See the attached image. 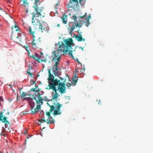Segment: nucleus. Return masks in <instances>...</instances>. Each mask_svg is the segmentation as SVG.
<instances>
[{
    "label": "nucleus",
    "instance_id": "5fc2aeb1",
    "mask_svg": "<svg viewBox=\"0 0 153 153\" xmlns=\"http://www.w3.org/2000/svg\"><path fill=\"white\" fill-rule=\"evenodd\" d=\"M24 0H20L21 1H23ZM25 1H27V0H25Z\"/></svg>",
    "mask_w": 153,
    "mask_h": 153
},
{
    "label": "nucleus",
    "instance_id": "0eeeda50",
    "mask_svg": "<svg viewBox=\"0 0 153 153\" xmlns=\"http://www.w3.org/2000/svg\"><path fill=\"white\" fill-rule=\"evenodd\" d=\"M79 5L78 0H70L67 4L68 8L77 7Z\"/></svg>",
    "mask_w": 153,
    "mask_h": 153
},
{
    "label": "nucleus",
    "instance_id": "49530a36",
    "mask_svg": "<svg viewBox=\"0 0 153 153\" xmlns=\"http://www.w3.org/2000/svg\"><path fill=\"white\" fill-rule=\"evenodd\" d=\"M77 61L78 63L79 64L80 63V62L78 61V60Z\"/></svg>",
    "mask_w": 153,
    "mask_h": 153
},
{
    "label": "nucleus",
    "instance_id": "9b49d317",
    "mask_svg": "<svg viewBox=\"0 0 153 153\" xmlns=\"http://www.w3.org/2000/svg\"><path fill=\"white\" fill-rule=\"evenodd\" d=\"M77 17L76 16L74 15L71 18V19L74 20L73 23H74L76 26V27H81V25H80L79 23L78 22H76Z\"/></svg>",
    "mask_w": 153,
    "mask_h": 153
},
{
    "label": "nucleus",
    "instance_id": "a18cd8bd",
    "mask_svg": "<svg viewBox=\"0 0 153 153\" xmlns=\"http://www.w3.org/2000/svg\"><path fill=\"white\" fill-rule=\"evenodd\" d=\"M43 55V53L42 52H41V53H40V55Z\"/></svg>",
    "mask_w": 153,
    "mask_h": 153
},
{
    "label": "nucleus",
    "instance_id": "de8ad7c7",
    "mask_svg": "<svg viewBox=\"0 0 153 153\" xmlns=\"http://www.w3.org/2000/svg\"><path fill=\"white\" fill-rule=\"evenodd\" d=\"M82 0H79V3H80L81 2H82Z\"/></svg>",
    "mask_w": 153,
    "mask_h": 153
},
{
    "label": "nucleus",
    "instance_id": "a19ab883",
    "mask_svg": "<svg viewBox=\"0 0 153 153\" xmlns=\"http://www.w3.org/2000/svg\"><path fill=\"white\" fill-rule=\"evenodd\" d=\"M27 73L30 74L31 76H32V73L30 72L29 71H28L27 72Z\"/></svg>",
    "mask_w": 153,
    "mask_h": 153
},
{
    "label": "nucleus",
    "instance_id": "58836bf2",
    "mask_svg": "<svg viewBox=\"0 0 153 153\" xmlns=\"http://www.w3.org/2000/svg\"><path fill=\"white\" fill-rule=\"evenodd\" d=\"M28 55L30 56L31 57L33 58L34 59V58H35V56L34 55H30V54H28Z\"/></svg>",
    "mask_w": 153,
    "mask_h": 153
},
{
    "label": "nucleus",
    "instance_id": "7ed1b4c3",
    "mask_svg": "<svg viewBox=\"0 0 153 153\" xmlns=\"http://www.w3.org/2000/svg\"><path fill=\"white\" fill-rule=\"evenodd\" d=\"M48 101L47 103L48 105L50 107V110L48 112H46L47 115L51 119H53V117L51 116L50 113L53 111V114L54 116L60 115L62 112L60 111V108L62 107V104H60L56 101Z\"/></svg>",
    "mask_w": 153,
    "mask_h": 153
},
{
    "label": "nucleus",
    "instance_id": "393cba45",
    "mask_svg": "<svg viewBox=\"0 0 153 153\" xmlns=\"http://www.w3.org/2000/svg\"><path fill=\"white\" fill-rule=\"evenodd\" d=\"M30 91L34 92H39L40 91V89H39L36 90L35 88H32L30 89Z\"/></svg>",
    "mask_w": 153,
    "mask_h": 153
},
{
    "label": "nucleus",
    "instance_id": "f03ea898",
    "mask_svg": "<svg viewBox=\"0 0 153 153\" xmlns=\"http://www.w3.org/2000/svg\"><path fill=\"white\" fill-rule=\"evenodd\" d=\"M67 51H68V50L64 48V44L62 43V45H59L56 51H54L52 52L53 57L52 62L54 61L55 63L54 66L52 67L51 68V71L54 76H58L59 75V69L58 68L57 65L61 59L60 55Z\"/></svg>",
    "mask_w": 153,
    "mask_h": 153
},
{
    "label": "nucleus",
    "instance_id": "bf43d9fd",
    "mask_svg": "<svg viewBox=\"0 0 153 153\" xmlns=\"http://www.w3.org/2000/svg\"><path fill=\"white\" fill-rule=\"evenodd\" d=\"M0 153H2L1 152H0Z\"/></svg>",
    "mask_w": 153,
    "mask_h": 153
},
{
    "label": "nucleus",
    "instance_id": "c9c22d12",
    "mask_svg": "<svg viewBox=\"0 0 153 153\" xmlns=\"http://www.w3.org/2000/svg\"><path fill=\"white\" fill-rule=\"evenodd\" d=\"M91 18V16L90 15H89L88 16L87 18H86V19L87 20H89V19Z\"/></svg>",
    "mask_w": 153,
    "mask_h": 153
},
{
    "label": "nucleus",
    "instance_id": "3c124183",
    "mask_svg": "<svg viewBox=\"0 0 153 153\" xmlns=\"http://www.w3.org/2000/svg\"><path fill=\"white\" fill-rule=\"evenodd\" d=\"M9 114V112H7V114Z\"/></svg>",
    "mask_w": 153,
    "mask_h": 153
},
{
    "label": "nucleus",
    "instance_id": "9d476101",
    "mask_svg": "<svg viewBox=\"0 0 153 153\" xmlns=\"http://www.w3.org/2000/svg\"><path fill=\"white\" fill-rule=\"evenodd\" d=\"M31 107V111L32 114H34L36 112H38L39 111V110L41 108V106L40 105H37L36 106V108H33L34 107V105H30Z\"/></svg>",
    "mask_w": 153,
    "mask_h": 153
},
{
    "label": "nucleus",
    "instance_id": "4d7b16f0",
    "mask_svg": "<svg viewBox=\"0 0 153 153\" xmlns=\"http://www.w3.org/2000/svg\"><path fill=\"white\" fill-rule=\"evenodd\" d=\"M10 16V17L11 18H12V17H10V16Z\"/></svg>",
    "mask_w": 153,
    "mask_h": 153
},
{
    "label": "nucleus",
    "instance_id": "423d86ee",
    "mask_svg": "<svg viewBox=\"0 0 153 153\" xmlns=\"http://www.w3.org/2000/svg\"><path fill=\"white\" fill-rule=\"evenodd\" d=\"M13 28H12V33L11 35V38L15 41L20 43L21 42V39L22 36L20 33H18L19 31H13Z\"/></svg>",
    "mask_w": 153,
    "mask_h": 153
},
{
    "label": "nucleus",
    "instance_id": "1a4fd4ad",
    "mask_svg": "<svg viewBox=\"0 0 153 153\" xmlns=\"http://www.w3.org/2000/svg\"><path fill=\"white\" fill-rule=\"evenodd\" d=\"M72 79L71 82H68L67 83L66 85L67 86L69 87L72 85L74 86L76 85V83L78 80L76 76H74L72 77Z\"/></svg>",
    "mask_w": 153,
    "mask_h": 153
},
{
    "label": "nucleus",
    "instance_id": "09e8293b",
    "mask_svg": "<svg viewBox=\"0 0 153 153\" xmlns=\"http://www.w3.org/2000/svg\"><path fill=\"white\" fill-rule=\"evenodd\" d=\"M59 25H60L59 24H57V27H59Z\"/></svg>",
    "mask_w": 153,
    "mask_h": 153
},
{
    "label": "nucleus",
    "instance_id": "5701e85b",
    "mask_svg": "<svg viewBox=\"0 0 153 153\" xmlns=\"http://www.w3.org/2000/svg\"><path fill=\"white\" fill-rule=\"evenodd\" d=\"M7 117H4L3 118V119H2V121L3 122L5 123L6 124H9V122L7 120Z\"/></svg>",
    "mask_w": 153,
    "mask_h": 153
},
{
    "label": "nucleus",
    "instance_id": "6e6d98bb",
    "mask_svg": "<svg viewBox=\"0 0 153 153\" xmlns=\"http://www.w3.org/2000/svg\"><path fill=\"white\" fill-rule=\"evenodd\" d=\"M43 24H44V23H45V22H43Z\"/></svg>",
    "mask_w": 153,
    "mask_h": 153
},
{
    "label": "nucleus",
    "instance_id": "dca6fc26",
    "mask_svg": "<svg viewBox=\"0 0 153 153\" xmlns=\"http://www.w3.org/2000/svg\"><path fill=\"white\" fill-rule=\"evenodd\" d=\"M36 56H35V58H34V59L38 61L39 62H46V60L42 59H40L39 57V55L37 53L35 54Z\"/></svg>",
    "mask_w": 153,
    "mask_h": 153
},
{
    "label": "nucleus",
    "instance_id": "72a5a7b5",
    "mask_svg": "<svg viewBox=\"0 0 153 153\" xmlns=\"http://www.w3.org/2000/svg\"><path fill=\"white\" fill-rule=\"evenodd\" d=\"M59 78L60 79L61 81H63V82H65V79H64L63 78H62L61 77H59Z\"/></svg>",
    "mask_w": 153,
    "mask_h": 153
},
{
    "label": "nucleus",
    "instance_id": "6e6552de",
    "mask_svg": "<svg viewBox=\"0 0 153 153\" xmlns=\"http://www.w3.org/2000/svg\"><path fill=\"white\" fill-rule=\"evenodd\" d=\"M65 45L64 44V48L68 50H70L73 45V40L72 38L68 39L65 41Z\"/></svg>",
    "mask_w": 153,
    "mask_h": 153
},
{
    "label": "nucleus",
    "instance_id": "f257e3e1",
    "mask_svg": "<svg viewBox=\"0 0 153 153\" xmlns=\"http://www.w3.org/2000/svg\"><path fill=\"white\" fill-rule=\"evenodd\" d=\"M48 70L49 76L48 78L49 88L47 87L46 89H52L54 91L59 90L61 94L65 93L66 92V89L64 83L60 82V80L57 79H55L53 74L51 73V69H48Z\"/></svg>",
    "mask_w": 153,
    "mask_h": 153
},
{
    "label": "nucleus",
    "instance_id": "4be33fe9",
    "mask_svg": "<svg viewBox=\"0 0 153 153\" xmlns=\"http://www.w3.org/2000/svg\"><path fill=\"white\" fill-rule=\"evenodd\" d=\"M33 98H30V97H25L24 98L23 100H27L29 101L30 102H32L33 101Z\"/></svg>",
    "mask_w": 153,
    "mask_h": 153
},
{
    "label": "nucleus",
    "instance_id": "c756f323",
    "mask_svg": "<svg viewBox=\"0 0 153 153\" xmlns=\"http://www.w3.org/2000/svg\"><path fill=\"white\" fill-rule=\"evenodd\" d=\"M41 94L39 93L38 94V96H37L38 99H43L41 97Z\"/></svg>",
    "mask_w": 153,
    "mask_h": 153
},
{
    "label": "nucleus",
    "instance_id": "39448f33",
    "mask_svg": "<svg viewBox=\"0 0 153 153\" xmlns=\"http://www.w3.org/2000/svg\"><path fill=\"white\" fill-rule=\"evenodd\" d=\"M33 7L34 8L35 13L33 12L31 13V14L33 15L32 22L33 24L35 25H36V24L34 20V18L35 17L38 18L42 16L41 13L43 10L44 8L42 7H39L37 5H35V6H33Z\"/></svg>",
    "mask_w": 153,
    "mask_h": 153
},
{
    "label": "nucleus",
    "instance_id": "20e7f679",
    "mask_svg": "<svg viewBox=\"0 0 153 153\" xmlns=\"http://www.w3.org/2000/svg\"><path fill=\"white\" fill-rule=\"evenodd\" d=\"M37 23L36 22V25H35L36 26H34L32 29L31 28L30 26L28 29L29 32L32 35L34 38H35L34 33H37L38 28L39 30L42 32H43V31H47L48 30L47 27L43 25L41 23L39 20H37Z\"/></svg>",
    "mask_w": 153,
    "mask_h": 153
},
{
    "label": "nucleus",
    "instance_id": "a211bd4d",
    "mask_svg": "<svg viewBox=\"0 0 153 153\" xmlns=\"http://www.w3.org/2000/svg\"><path fill=\"white\" fill-rule=\"evenodd\" d=\"M35 40L34 39L33 42H32V44L34 48H38L39 47V44L37 43V42H35Z\"/></svg>",
    "mask_w": 153,
    "mask_h": 153
},
{
    "label": "nucleus",
    "instance_id": "864d4df0",
    "mask_svg": "<svg viewBox=\"0 0 153 153\" xmlns=\"http://www.w3.org/2000/svg\"><path fill=\"white\" fill-rule=\"evenodd\" d=\"M18 96H17V99L18 100Z\"/></svg>",
    "mask_w": 153,
    "mask_h": 153
},
{
    "label": "nucleus",
    "instance_id": "cd10ccee",
    "mask_svg": "<svg viewBox=\"0 0 153 153\" xmlns=\"http://www.w3.org/2000/svg\"><path fill=\"white\" fill-rule=\"evenodd\" d=\"M14 28L15 29V31H19V28L18 27L17 25H15L14 26Z\"/></svg>",
    "mask_w": 153,
    "mask_h": 153
},
{
    "label": "nucleus",
    "instance_id": "37998d69",
    "mask_svg": "<svg viewBox=\"0 0 153 153\" xmlns=\"http://www.w3.org/2000/svg\"><path fill=\"white\" fill-rule=\"evenodd\" d=\"M27 133V130H26L25 131V132H24V133L26 134Z\"/></svg>",
    "mask_w": 153,
    "mask_h": 153
},
{
    "label": "nucleus",
    "instance_id": "680f3d73",
    "mask_svg": "<svg viewBox=\"0 0 153 153\" xmlns=\"http://www.w3.org/2000/svg\"><path fill=\"white\" fill-rule=\"evenodd\" d=\"M32 1H33V0H31Z\"/></svg>",
    "mask_w": 153,
    "mask_h": 153
},
{
    "label": "nucleus",
    "instance_id": "052dcab7",
    "mask_svg": "<svg viewBox=\"0 0 153 153\" xmlns=\"http://www.w3.org/2000/svg\"><path fill=\"white\" fill-rule=\"evenodd\" d=\"M49 63H50V61H49Z\"/></svg>",
    "mask_w": 153,
    "mask_h": 153
},
{
    "label": "nucleus",
    "instance_id": "412c9836",
    "mask_svg": "<svg viewBox=\"0 0 153 153\" xmlns=\"http://www.w3.org/2000/svg\"><path fill=\"white\" fill-rule=\"evenodd\" d=\"M72 50H69V51L68 52V54L69 55V56H70L71 57H72L74 59H75V60H76V61H77L78 60V59L77 58H76V59H75V58H74V57L73 55V54H72Z\"/></svg>",
    "mask_w": 153,
    "mask_h": 153
},
{
    "label": "nucleus",
    "instance_id": "c85d7f7f",
    "mask_svg": "<svg viewBox=\"0 0 153 153\" xmlns=\"http://www.w3.org/2000/svg\"><path fill=\"white\" fill-rule=\"evenodd\" d=\"M85 24L86 26H88L90 24L89 20H86V21L85 22Z\"/></svg>",
    "mask_w": 153,
    "mask_h": 153
},
{
    "label": "nucleus",
    "instance_id": "2eb2a0df",
    "mask_svg": "<svg viewBox=\"0 0 153 153\" xmlns=\"http://www.w3.org/2000/svg\"><path fill=\"white\" fill-rule=\"evenodd\" d=\"M32 96L33 97V99L35 100L37 104H39V103H41V104H42V101L43 100H44L43 99H37L36 98V95H35V97L33 95H32Z\"/></svg>",
    "mask_w": 153,
    "mask_h": 153
},
{
    "label": "nucleus",
    "instance_id": "4468645a",
    "mask_svg": "<svg viewBox=\"0 0 153 153\" xmlns=\"http://www.w3.org/2000/svg\"><path fill=\"white\" fill-rule=\"evenodd\" d=\"M62 16V23L65 24H67V16L66 15L65 13H63Z\"/></svg>",
    "mask_w": 153,
    "mask_h": 153
},
{
    "label": "nucleus",
    "instance_id": "bb28decb",
    "mask_svg": "<svg viewBox=\"0 0 153 153\" xmlns=\"http://www.w3.org/2000/svg\"><path fill=\"white\" fill-rule=\"evenodd\" d=\"M43 121V122H46V120H45V119L44 118V117H43V118H42L40 119H39V121L40 123H41V121Z\"/></svg>",
    "mask_w": 153,
    "mask_h": 153
},
{
    "label": "nucleus",
    "instance_id": "f8f14e48",
    "mask_svg": "<svg viewBox=\"0 0 153 153\" xmlns=\"http://www.w3.org/2000/svg\"><path fill=\"white\" fill-rule=\"evenodd\" d=\"M74 36L78 42H81L82 41L84 42L85 40V39L82 37L81 35H77L74 34Z\"/></svg>",
    "mask_w": 153,
    "mask_h": 153
},
{
    "label": "nucleus",
    "instance_id": "6ab92c4d",
    "mask_svg": "<svg viewBox=\"0 0 153 153\" xmlns=\"http://www.w3.org/2000/svg\"><path fill=\"white\" fill-rule=\"evenodd\" d=\"M75 28V25H72L71 27L68 28L70 33L71 34L72 33L73 31L74 30Z\"/></svg>",
    "mask_w": 153,
    "mask_h": 153
},
{
    "label": "nucleus",
    "instance_id": "79ce46f5",
    "mask_svg": "<svg viewBox=\"0 0 153 153\" xmlns=\"http://www.w3.org/2000/svg\"><path fill=\"white\" fill-rule=\"evenodd\" d=\"M25 9L26 10V13H27L28 12V8H27V9Z\"/></svg>",
    "mask_w": 153,
    "mask_h": 153
},
{
    "label": "nucleus",
    "instance_id": "aec40b11",
    "mask_svg": "<svg viewBox=\"0 0 153 153\" xmlns=\"http://www.w3.org/2000/svg\"><path fill=\"white\" fill-rule=\"evenodd\" d=\"M51 120H50V119L48 118L47 119V123L48 124H51V123H53L54 124L55 123V121L53 119H53H51Z\"/></svg>",
    "mask_w": 153,
    "mask_h": 153
},
{
    "label": "nucleus",
    "instance_id": "b1692460",
    "mask_svg": "<svg viewBox=\"0 0 153 153\" xmlns=\"http://www.w3.org/2000/svg\"><path fill=\"white\" fill-rule=\"evenodd\" d=\"M4 14H7V13L4 10H3L1 8H0V15L1 16Z\"/></svg>",
    "mask_w": 153,
    "mask_h": 153
},
{
    "label": "nucleus",
    "instance_id": "f704fd0d",
    "mask_svg": "<svg viewBox=\"0 0 153 153\" xmlns=\"http://www.w3.org/2000/svg\"><path fill=\"white\" fill-rule=\"evenodd\" d=\"M28 68H29V69H28L29 70H30V69H32L33 67L31 65H30V64H29L28 65Z\"/></svg>",
    "mask_w": 153,
    "mask_h": 153
},
{
    "label": "nucleus",
    "instance_id": "f3484780",
    "mask_svg": "<svg viewBox=\"0 0 153 153\" xmlns=\"http://www.w3.org/2000/svg\"><path fill=\"white\" fill-rule=\"evenodd\" d=\"M23 3L22 5L23 7H25V9H27L28 8V3L27 2V1H25V0H24L22 1Z\"/></svg>",
    "mask_w": 153,
    "mask_h": 153
},
{
    "label": "nucleus",
    "instance_id": "4c0bfd02",
    "mask_svg": "<svg viewBox=\"0 0 153 153\" xmlns=\"http://www.w3.org/2000/svg\"><path fill=\"white\" fill-rule=\"evenodd\" d=\"M86 14H87L86 13H85V15H83V16H79V17H80V18H84V17L86 16Z\"/></svg>",
    "mask_w": 153,
    "mask_h": 153
},
{
    "label": "nucleus",
    "instance_id": "2f4dec72",
    "mask_svg": "<svg viewBox=\"0 0 153 153\" xmlns=\"http://www.w3.org/2000/svg\"><path fill=\"white\" fill-rule=\"evenodd\" d=\"M25 47L27 51V53L28 54H29L30 53V52L29 51V50L28 49V47L27 46H25Z\"/></svg>",
    "mask_w": 153,
    "mask_h": 153
},
{
    "label": "nucleus",
    "instance_id": "603ef678",
    "mask_svg": "<svg viewBox=\"0 0 153 153\" xmlns=\"http://www.w3.org/2000/svg\"><path fill=\"white\" fill-rule=\"evenodd\" d=\"M21 90H22V89H20V90H19L21 92Z\"/></svg>",
    "mask_w": 153,
    "mask_h": 153
},
{
    "label": "nucleus",
    "instance_id": "13d9d810",
    "mask_svg": "<svg viewBox=\"0 0 153 153\" xmlns=\"http://www.w3.org/2000/svg\"><path fill=\"white\" fill-rule=\"evenodd\" d=\"M35 81H34V82H33V83H35Z\"/></svg>",
    "mask_w": 153,
    "mask_h": 153
},
{
    "label": "nucleus",
    "instance_id": "ea45409f",
    "mask_svg": "<svg viewBox=\"0 0 153 153\" xmlns=\"http://www.w3.org/2000/svg\"><path fill=\"white\" fill-rule=\"evenodd\" d=\"M3 98L2 97H0V101H3Z\"/></svg>",
    "mask_w": 153,
    "mask_h": 153
},
{
    "label": "nucleus",
    "instance_id": "ddd939ff",
    "mask_svg": "<svg viewBox=\"0 0 153 153\" xmlns=\"http://www.w3.org/2000/svg\"><path fill=\"white\" fill-rule=\"evenodd\" d=\"M59 96L60 95H59L58 93L57 92V91H55V94H52V99L51 101H56L57 102V100H55L57 99Z\"/></svg>",
    "mask_w": 153,
    "mask_h": 153
},
{
    "label": "nucleus",
    "instance_id": "7c9ffc66",
    "mask_svg": "<svg viewBox=\"0 0 153 153\" xmlns=\"http://www.w3.org/2000/svg\"><path fill=\"white\" fill-rule=\"evenodd\" d=\"M85 67H84L83 68H82L81 69L80 72H82V73H83V72L85 71Z\"/></svg>",
    "mask_w": 153,
    "mask_h": 153
},
{
    "label": "nucleus",
    "instance_id": "473e14b6",
    "mask_svg": "<svg viewBox=\"0 0 153 153\" xmlns=\"http://www.w3.org/2000/svg\"><path fill=\"white\" fill-rule=\"evenodd\" d=\"M39 0H35V2L34 3L35 6V5H37V3L39 2Z\"/></svg>",
    "mask_w": 153,
    "mask_h": 153
},
{
    "label": "nucleus",
    "instance_id": "8fccbe9b",
    "mask_svg": "<svg viewBox=\"0 0 153 153\" xmlns=\"http://www.w3.org/2000/svg\"><path fill=\"white\" fill-rule=\"evenodd\" d=\"M80 48H81V49L82 51H83V48H82V47H81Z\"/></svg>",
    "mask_w": 153,
    "mask_h": 153
},
{
    "label": "nucleus",
    "instance_id": "c03bdc74",
    "mask_svg": "<svg viewBox=\"0 0 153 153\" xmlns=\"http://www.w3.org/2000/svg\"><path fill=\"white\" fill-rule=\"evenodd\" d=\"M38 87V85H35V89L37 88V87Z\"/></svg>",
    "mask_w": 153,
    "mask_h": 153
},
{
    "label": "nucleus",
    "instance_id": "a878e982",
    "mask_svg": "<svg viewBox=\"0 0 153 153\" xmlns=\"http://www.w3.org/2000/svg\"><path fill=\"white\" fill-rule=\"evenodd\" d=\"M26 93L25 92H23L22 94L20 95V97L22 98L26 96Z\"/></svg>",
    "mask_w": 153,
    "mask_h": 153
},
{
    "label": "nucleus",
    "instance_id": "e433bc0d",
    "mask_svg": "<svg viewBox=\"0 0 153 153\" xmlns=\"http://www.w3.org/2000/svg\"><path fill=\"white\" fill-rule=\"evenodd\" d=\"M77 32L78 34V35H81L82 32L80 30H78Z\"/></svg>",
    "mask_w": 153,
    "mask_h": 153
}]
</instances>
